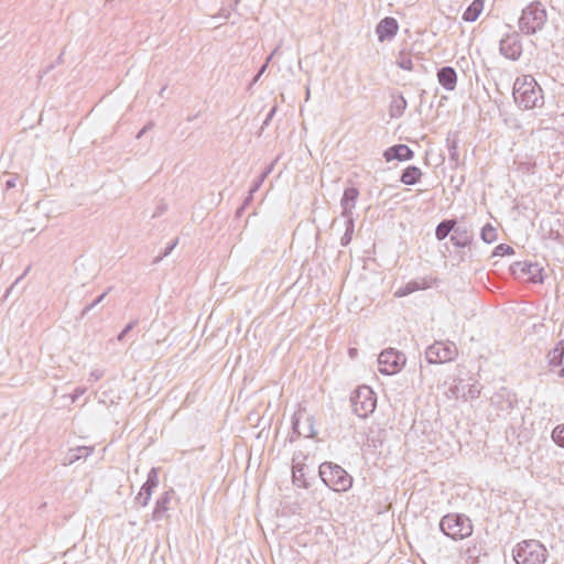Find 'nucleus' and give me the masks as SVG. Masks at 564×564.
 Segmentation results:
<instances>
[{"instance_id":"obj_38","label":"nucleus","mask_w":564,"mask_h":564,"mask_svg":"<svg viewBox=\"0 0 564 564\" xmlns=\"http://www.w3.org/2000/svg\"><path fill=\"white\" fill-rule=\"evenodd\" d=\"M138 319L128 323L124 328L118 334L117 340L122 341L124 337L137 326Z\"/></svg>"},{"instance_id":"obj_7","label":"nucleus","mask_w":564,"mask_h":564,"mask_svg":"<svg viewBox=\"0 0 564 564\" xmlns=\"http://www.w3.org/2000/svg\"><path fill=\"white\" fill-rule=\"evenodd\" d=\"M406 358L404 354L393 348L384 349L378 357L379 372L386 376L394 375L403 368Z\"/></svg>"},{"instance_id":"obj_28","label":"nucleus","mask_w":564,"mask_h":564,"mask_svg":"<svg viewBox=\"0 0 564 564\" xmlns=\"http://www.w3.org/2000/svg\"><path fill=\"white\" fill-rule=\"evenodd\" d=\"M497 229L491 224H486L480 231V238L486 243H492L497 240Z\"/></svg>"},{"instance_id":"obj_44","label":"nucleus","mask_w":564,"mask_h":564,"mask_svg":"<svg viewBox=\"0 0 564 564\" xmlns=\"http://www.w3.org/2000/svg\"><path fill=\"white\" fill-rule=\"evenodd\" d=\"M273 166H274V162H272L270 165H268L265 169H264V173H267L268 175L271 174V172L273 171Z\"/></svg>"},{"instance_id":"obj_22","label":"nucleus","mask_w":564,"mask_h":564,"mask_svg":"<svg viewBox=\"0 0 564 564\" xmlns=\"http://www.w3.org/2000/svg\"><path fill=\"white\" fill-rule=\"evenodd\" d=\"M422 175L423 173L420 167L409 165L402 171L400 182L405 185H415L421 181Z\"/></svg>"},{"instance_id":"obj_29","label":"nucleus","mask_w":564,"mask_h":564,"mask_svg":"<svg viewBox=\"0 0 564 564\" xmlns=\"http://www.w3.org/2000/svg\"><path fill=\"white\" fill-rule=\"evenodd\" d=\"M345 219H346V221H345L346 229H345L344 235L340 238V245L344 247L350 243V241L352 239L354 229H355L354 218H345Z\"/></svg>"},{"instance_id":"obj_46","label":"nucleus","mask_w":564,"mask_h":564,"mask_svg":"<svg viewBox=\"0 0 564 564\" xmlns=\"http://www.w3.org/2000/svg\"><path fill=\"white\" fill-rule=\"evenodd\" d=\"M268 176L269 175L267 173L262 172L257 180L263 183Z\"/></svg>"},{"instance_id":"obj_11","label":"nucleus","mask_w":564,"mask_h":564,"mask_svg":"<svg viewBox=\"0 0 564 564\" xmlns=\"http://www.w3.org/2000/svg\"><path fill=\"white\" fill-rule=\"evenodd\" d=\"M510 271L517 278L528 276L533 283H542L544 280L542 275L543 268L539 263L518 261L511 264Z\"/></svg>"},{"instance_id":"obj_54","label":"nucleus","mask_w":564,"mask_h":564,"mask_svg":"<svg viewBox=\"0 0 564 564\" xmlns=\"http://www.w3.org/2000/svg\"><path fill=\"white\" fill-rule=\"evenodd\" d=\"M308 97H310V89L307 88L306 89V98H308Z\"/></svg>"},{"instance_id":"obj_6","label":"nucleus","mask_w":564,"mask_h":564,"mask_svg":"<svg viewBox=\"0 0 564 564\" xmlns=\"http://www.w3.org/2000/svg\"><path fill=\"white\" fill-rule=\"evenodd\" d=\"M350 402L354 413L365 419L375 411L377 398L370 387L360 386L351 393Z\"/></svg>"},{"instance_id":"obj_37","label":"nucleus","mask_w":564,"mask_h":564,"mask_svg":"<svg viewBox=\"0 0 564 564\" xmlns=\"http://www.w3.org/2000/svg\"><path fill=\"white\" fill-rule=\"evenodd\" d=\"M177 243H178V238H175L172 242H170L166 246L164 252L162 254L158 256L153 260V263H159L164 257L169 256L172 252V250L177 246Z\"/></svg>"},{"instance_id":"obj_31","label":"nucleus","mask_w":564,"mask_h":564,"mask_svg":"<svg viewBox=\"0 0 564 564\" xmlns=\"http://www.w3.org/2000/svg\"><path fill=\"white\" fill-rule=\"evenodd\" d=\"M420 290V285L417 282L415 281H411L409 282L408 284H405L404 286L398 289L395 291V296L397 297H403V296H406L415 291Z\"/></svg>"},{"instance_id":"obj_17","label":"nucleus","mask_w":564,"mask_h":564,"mask_svg":"<svg viewBox=\"0 0 564 564\" xmlns=\"http://www.w3.org/2000/svg\"><path fill=\"white\" fill-rule=\"evenodd\" d=\"M398 30L399 25L397 20L394 18L387 17L378 23L376 33L379 41L383 42L384 40H390L395 36Z\"/></svg>"},{"instance_id":"obj_21","label":"nucleus","mask_w":564,"mask_h":564,"mask_svg":"<svg viewBox=\"0 0 564 564\" xmlns=\"http://www.w3.org/2000/svg\"><path fill=\"white\" fill-rule=\"evenodd\" d=\"M94 452V447L89 446H77L75 448H70L65 458L63 464L65 466L72 465L75 462L79 460L80 458H87L89 455H91Z\"/></svg>"},{"instance_id":"obj_26","label":"nucleus","mask_w":564,"mask_h":564,"mask_svg":"<svg viewBox=\"0 0 564 564\" xmlns=\"http://www.w3.org/2000/svg\"><path fill=\"white\" fill-rule=\"evenodd\" d=\"M292 481L296 487L307 489L310 484L305 479L304 465H294L292 468Z\"/></svg>"},{"instance_id":"obj_12","label":"nucleus","mask_w":564,"mask_h":564,"mask_svg":"<svg viewBox=\"0 0 564 564\" xmlns=\"http://www.w3.org/2000/svg\"><path fill=\"white\" fill-rule=\"evenodd\" d=\"M499 51L505 57L511 61L519 59L522 54L520 35L517 32L507 34L500 40Z\"/></svg>"},{"instance_id":"obj_20","label":"nucleus","mask_w":564,"mask_h":564,"mask_svg":"<svg viewBox=\"0 0 564 564\" xmlns=\"http://www.w3.org/2000/svg\"><path fill=\"white\" fill-rule=\"evenodd\" d=\"M547 365L551 368L564 365V339L556 343L555 347L546 355Z\"/></svg>"},{"instance_id":"obj_27","label":"nucleus","mask_w":564,"mask_h":564,"mask_svg":"<svg viewBox=\"0 0 564 564\" xmlns=\"http://www.w3.org/2000/svg\"><path fill=\"white\" fill-rule=\"evenodd\" d=\"M446 145L448 150V156L452 162H454L455 165L459 162V153H458V139L456 135L446 138Z\"/></svg>"},{"instance_id":"obj_8","label":"nucleus","mask_w":564,"mask_h":564,"mask_svg":"<svg viewBox=\"0 0 564 564\" xmlns=\"http://www.w3.org/2000/svg\"><path fill=\"white\" fill-rule=\"evenodd\" d=\"M457 356V347L454 343L435 341L427 347L425 357L429 364H444L452 361Z\"/></svg>"},{"instance_id":"obj_30","label":"nucleus","mask_w":564,"mask_h":564,"mask_svg":"<svg viewBox=\"0 0 564 564\" xmlns=\"http://www.w3.org/2000/svg\"><path fill=\"white\" fill-rule=\"evenodd\" d=\"M397 65L404 70L413 69V61L410 54L401 52L397 58Z\"/></svg>"},{"instance_id":"obj_3","label":"nucleus","mask_w":564,"mask_h":564,"mask_svg":"<svg viewBox=\"0 0 564 564\" xmlns=\"http://www.w3.org/2000/svg\"><path fill=\"white\" fill-rule=\"evenodd\" d=\"M547 21V13L540 1L529 3L519 18V29L525 35H533L540 32Z\"/></svg>"},{"instance_id":"obj_24","label":"nucleus","mask_w":564,"mask_h":564,"mask_svg":"<svg viewBox=\"0 0 564 564\" xmlns=\"http://www.w3.org/2000/svg\"><path fill=\"white\" fill-rule=\"evenodd\" d=\"M484 9V0H474L463 13V20L474 22L478 19Z\"/></svg>"},{"instance_id":"obj_33","label":"nucleus","mask_w":564,"mask_h":564,"mask_svg":"<svg viewBox=\"0 0 564 564\" xmlns=\"http://www.w3.org/2000/svg\"><path fill=\"white\" fill-rule=\"evenodd\" d=\"M240 0H230L229 8L225 7V0H223V7L220 8L218 15L224 19H228L231 11H235Z\"/></svg>"},{"instance_id":"obj_41","label":"nucleus","mask_w":564,"mask_h":564,"mask_svg":"<svg viewBox=\"0 0 564 564\" xmlns=\"http://www.w3.org/2000/svg\"><path fill=\"white\" fill-rule=\"evenodd\" d=\"M152 126H153L152 123H148V124H145V126H144V127H143L139 132H138V134L135 135V138H137V139H141V138H142V135H143L148 130H150V129L152 128Z\"/></svg>"},{"instance_id":"obj_35","label":"nucleus","mask_w":564,"mask_h":564,"mask_svg":"<svg viewBox=\"0 0 564 564\" xmlns=\"http://www.w3.org/2000/svg\"><path fill=\"white\" fill-rule=\"evenodd\" d=\"M513 253H514V250L512 247H510L509 245H506V243H500L494 249L492 256L494 257H503V256H509V254H513Z\"/></svg>"},{"instance_id":"obj_53","label":"nucleus","mask_w":564,"mask_h":564,"mask_svg":"<svg viewBox=\"0 0 564 564\" xmlns=\"http://www.w3.org/2000/svg\"><path fill=\"white\" fill-rule=\"evenodd\" d=\"M91 376H94L96 380H98V379H99V375H97V373H94V372H93V373H91Z\"/></svg>"},{"instance_id":"obj_9","label":"nucleus","mask_w":564,"mask_h":564,"mask_svg":"<svg viewBox=\"0 0 564 564\" xmlns=\"http://www.w3.org/2000/svg\"><path fill=\"white\" fill-rule=\"evenodd\" d=\"M449 399H463L464 401L477 399L480 395L478 383H466L463 379H457L446 392Z\"/></svg>"},{"instance_id":"obj_51","label":"nucleus","mask_w":564,"mask_h":564,"mask_svg":"<svg viewBox=\"0 0 564 564\" xmlns=\"http://www.w3.org/2000/svg\"><path fill=\"white\" fill-rule=\"evenodd\" d=\"M356 354H357V349H356V348H350V349H349V355H350L351 357H354Z\"/></svg>"},{"instance_id":"obj_36","label":"nucleus","mask_w":564,"mask_h":564,"mask_svg":"<svg viewBox=\"0 0 564 564\" xmlns=\"http://www.w3.org/2000/svg\"><path fill=\"white\" fill-rule=\"evenodd\" d=\"M278 50L279 47L274 48L273 52L267 57L265 63L260 67L259 72L253 77L252 83H257L260 79V77L264 74L270 61L276 54Z\"/></svg>"},{"instance_id":"obj_19","label":"nucleus","mask_w":564,"mask_h":564,"mask_svg":"<svg viewBox=\"0 0 564 564\" xmlns=\"http://www.w3.org/2000/svg\"><path fill=\"white\" fill-rule=\"evenodd\" d=\"M174 494L173 489H170L161 495V497L156 500L154 510L152 512V520L153 521H160L162 520L166 512L170 509V502L172 499V496Z\"/></svg>"},{"instance_id":"obj_2","label":"nucleus","mask_w":564,"mask_h":564,"mask_svg":"<svg viewBox=\"0 0 564 564\" xmlns=\"http://www.w3.org/2000/svg\"><path fill=\"white\" fill-rule=\"evenodd\" d=\"M318 476L329 489L344 492L351 488L352 477L338 464L324 462L319 465Z\"/></svg>"},{"instance_id":"obj_34","label":"nucleus","mask_w":564,"mask_h":564,"mask_svg":"<svg viewBox=\"0 0 564 564\" xmlns=\"http://www.w3.org/2000/svg\"><path fill=\"white\" fill-rule=\"evenodd\" d=\"M111 290V288H109L106 292H104L102 294H100L97 299H95L90 304L86 305L82 313H80V317H85L87 315V313L93 310L95 306H97L99 303H101L105 297L107 296L108 292Z\"/></svg>"},{"instance_id":"obj_39","label":"nucleus","mask_w":564,"mask_h":564,"mask_svg":"<svg viewBox=\"0 0 564 564\" xmlns=\"http://www.w3.org/2000/svg\"><path fill=\"white\" fill-rule=\"evenodd\" d=\"M275 112H276V107H272L262 123L261 130H263L265 127L269 126V123L272 120V118L274 117Z\"/></svg>"},{"instance_id":"obj_13","label":"nucleus","mask_w":564,"mask_h":564,"mask_svg":"<svg viewBox=\"0 0 564 564\" xmlns=\"http://www.w3.org/2000/svg\"><path fill=\"white\" fill-rule=\"evenodd\" d=\"M474 241V231L471 226L463 221L455 220L454 229L451 235V242L457 248L469 247Z\"/></svg>"},{"instance_id":"obj_52","label":"nucleus","mask_w":564,"mask_h":564,"mask_svg":"<svg viewBox=\"0 0 564 564\" xmlns=\"http://www.w3.org/2000/svg\"><path fill=\"white\" fill-rule=\"evenodd\" d=\"M165 89H166V86H163V87L161 88V90H160L159 95H160V96H163V94H164Z\"/></svg>"},{"instance_id":"obj_5","label":"nucleus","mask_w":564,"mask_h":564,"mask_svg":"<svg viewBox=\"0 0 564 564\" xmlns=\"http://www.w3.org/2000/svg\"><path fill=\"white\" fill-rule=\"evenodd\" d=\"M441 531L453 540H463L473 533L471 521L459 513L444 516L440 522Z\"/></svg>"},{"instance_id":"obj_25","label":"nucleus","mask_w":564,"mask_h":564,"mask_svg":"<svg viewBox=\"0 0 564 564\" xmlns=\"http://www.w3.org/2000/svg\"><path fill=\"white\" fill-rule=\"evenodd\" d=\"M455 220L456 219H444L436 226L435 237L438 241L444 240L453 232Z\"/></svg>"},{"instance_id":"obj_4","label":"nucleus","mask_w":564,"mask_h":564,"mask_svg":"<svg viewBox=\"0 0 564 564\" xmlns=\"http://www.w3.org/2000/svg\"><path fill=\"white\" fill-rule=\"evenodd\" d=\"M513 558L517 564H544L547 550L538 540H524L513 549Z\"/></svg>"},{"instance_id":"obj_10","label":"nucleus","mask_w":564,"mask_h":564,"mask_svg":"<svg viewBox=\"0 0 564 564\" xmlns=\"http://www.w3.org/2000/svg\"><path fill=\"white\" fill-rule=\"evenodd\" d=\"M292 434L296 436L314 437V416L306 413L305 410H299L292 419Z\"/></svg>"},{"instance_id":"obj_49","label":"nucleus","mask_w":564,"mask_h":564,"mask_svg":"<svg viewBox=\"0 0 564 564\" xmlns=\"http://www.w3.org/2000/svg\"><path fill=\"white\" fill-rule=\"evenodd\" d=\"M557 377L558 378H564V364H563V367L558 370Z\"/></svg>"},{"instance_id":"obj_50","label":"nucleus","mask_w":564,"mask_h":564,"mask_svg":"<svg viewBox=\"0 0 564 564\" xmlns=\"http://www.w3.org/2000/svg\"><path fill=\"white\" fill-rule=\"evenodd\" d=\"M197 117H198V115H192V116H188V117L186 118V121H188V122L194 121Z\"/></svg>"},{"instance_id":"obj_32","label":"nucleus","mask_w":564,"mask_h":564,"mask_svg":"<svg viewBox=\"0 0 564 564\" xmlns=\"http://www.w3.org/2000/svg\"><path fill=\"white\" fill-rule=\"evenodd\" d=\"M552 440L556 445L564 447V423L554 427L552 431Z\"/></svg>"},{"instance_id":"obj_47","label":"nucleus","mask_w":564,"mask_h":564,"mask_svg":"<svg viewBox=\"0 0 564 564\" xmlns=\"http://www.w3.org/2000/svg\"><path fill=\"white\" fill-rule=\"evenodd\" d=\"M268 176L269 175L267 173L262 172L257 180L263 183Z\"/></svg>"},{"instance_id":"obj_42","label":"nucleus","mask_w":564,"mask_h":564,"mask_svg":"<svg viewBox=\"0 0 564 564\" xmlns=\"http://www.w3.org/2000/svg\"><path fill=\"white\" fill-rule=\"evenodd\" d=\"M262 184H263L262 182H260L259 180H256L253 182L252 186L250 187L251 194H254L256 192H258Z\"/></svg>"},{"instance_id":"obj_15","label":"nucleus","mask_w":564,"mask_h":564,"mask_svg":"<svg viewBox=\"0 0 564 564\" xmlns=\"http://www.w3.org/2000/svg\"><path fill=\"white\" fill-rule=\"evenodd\" d=\"M414 156L413 150H411L406 144H394L383 152V158L387 162L398 160V161H409Z\"/></svg>"},{"instance_id":"obj_23","label":"nucleus","mask_w":564,"mask_h":564,"mask_svg":"<svg viewBox=\"0 0 564 564\" xmlns=\"http://www.w3.org/2000/svg\"><path fill=\"white\" fill-rule=\"evenodd\" d=\"M408 102L406 99L400 94L392 97L390 104V117L391 118H400L403 116L406 109Z\"/></svg>"},{"instance_id":"obj_48","label":"nucleus","mask_w":564,"mask_h":564,"mask_svg":"<svg viewBox=\"0 0 564 564\" xmlns=\"http://www.w3.org/2000/svg\"><path fill=\"white\" fill-rule=\"evenodd\" d=\"M29 270H30V267H28V268H26V270L24 271V273H23L22 275H20L19 278H17V280H15V282H14V283L17 284L21 279H23V278H24V275L29 272Z\"/></svg>"},{"instance_id":"obj_16","label":"nucleus","mask_w":564,"mask_h":564,"mask_svg":"<svg viewBox=\"0 0 564 564\" xmlns=\"http://www.w3.org/2000/svg\"><path fill=\"white\" fill-rule=\"evenodd\" d=\"M358 196L359 191L356 187H347L344 191L340 199V206L343 208L341 216L344 218H352V209L356 207Z\"/></svg>"},{"instance_id":"obj_1","label":"nucleus","mask_w":564,"mask_h":564,"mask_svg":"<svg viewBox=\"0 0 564 564\" xmlns=\"http://www.w3.org/2000/svg\"><path fill=\"white\" fill-rule=\"evenodd\" d=\"M512 94L516 104L523 110L540 108L544 105L542 88L531 75L518 77L513 84Z\"/></svg>"},{"instance_id":"obj_43","label":"nucleus","mask_w":564,"mask_h":564,"mask_svg":"<svg viewBox=\"0 0 564 564\" xmlns=\"http://www.w3.org/2000/svg\"><path fill=\"white\" fill-rule=\"evenodd\" d=\"M15 184H17V178L15 177H11V178L7 180L6 188L7 189L13 188V187H15Z\"/></svg>"},{"instance_id":"obj_14","label":"nucleus","mask_w":564,"mask_h":564,"mask_svg":"<svg viewBox=\"0 0 564 564\" xmlns=\"http://www.w3.org/2000/svg\"><path fill=\"white\" fill-rule=\"evenodd\" d=\"M159 485V473L156 468H151L148 473V477L145 482L142 485L140 492L135 497V503H138L141 507L148 506L152 491L154 488H156Z\"/></svg>"},{"instance_id":"obj_18","label":"nucleus","mask_w":564,"mask_h":564,"mask_svg":"<svg viewBox=\"0 0 564 564\" xmlns=\"http://www.w3.org/2000/svg\"><path fill=\"white\" fill-rule=\"evenodd\" d=\"M438 84L446 90L453 91L457 85V73L452 66H443L437 70Z\"/></svg>"},{"instance_id":"obj_45","label":"nucleus","mask_w":564,"mask_h":564,"mask_svg":"<svg viewBox=\"0 0 564 564\" xmlns=\"http://www.w3.org/2000/svg\"><path fill=\"white\" fill-rule=\"evenodd\" d=\"M268 176L269 175L267 173L262 172L257 180L263 183Z\"/></svg>"},{"instance_id":"obj_40","label":"nucleus","mask_w":564,"mask_h":564,"mask_svg":"<svg viewBox=\"0 0 564 564\" xmlns=\"http://www.w3.org/2000/svg\"><path fill=\"white\" fill-rule=\"evenodd\" d=\"M253 199V194H251V191L249 189L248 196L245 198L242 206L238 209V213H241Z\"/></svg>"}]
</instances>
